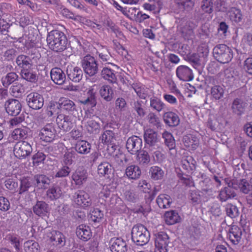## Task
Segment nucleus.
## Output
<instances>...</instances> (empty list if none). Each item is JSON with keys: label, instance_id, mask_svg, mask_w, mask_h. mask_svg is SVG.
Returning a JSON list of instances; mask_svg holds the SVG:
<instances>
[{"label": "nucleus", "instance_id": "nucleus-1", "mask_svg": "<svg viewBox=\"0 0 252 252\" xmlns=\"http://www.w3.org/2000/svg\"><path fill=\"white\" fill-rule=\"evenodd\" d=\"M49 48L56 52H61L67 48V40L64 33L59 30H53L49 32L47 37Z\"/></svg>", "mask_w": 252, "mask_h": 252}, {"label": "nucleus", "instance_id": "nucleus-2", "mask_svg": "<svg viewBox=\"0 0 252 252\" xmlns=\"http://www.w3.org/2000/svg\"><path fill=\"white\" fill-rule=\"evenodd\" d=\"M132 241L138 246H143L149 241L150 235L146 227L141 224L135 225L131 230Z\"/></svg>", "mask_w": 252, "mask_h": 252}, {"label": "nucleus", "instance_id": "nucleus-3", "mask_svg": "<svg viewBox=\"0 0 252 252\" xmlns=\"http://www.w3.org/2000/svg\"><path fill=\"white\" fill-rule=\"evenodd\" d=\"M214 58L221 63H226L230 62L233 54L231 49L225 44H219L213 49Z\"/></svg>", "mask_w": 252, "mask_h": 252}, {"label": "nucleus", "instance_id": "nucleus-4", "mask_svg": "<svg viewBox=\"0 0 252 252\" xmlns=\"http://www.w3.org/2000/svg\"><path fill=\"white\" fill-rule=\"evenodd\" d=\"M72 201L79 208L87 209L92 205V200L89 193L84 190L76 191L72 196Z\"/></svg>", "mask_w": 252, "mask_h": 252}, {"label": "nucleus", "instance_id": "nucleus-5", "mask_svg": "<svg viewBox=\"0 0 252 252\" xmlns=\"http://www.w3.org/2000/svg\"><path fill=\"white\" fill-rule=\"evenodd\" d=\"M40 140L46 143L53 142L57 137V131L52 123L47 124L42 127L38 134Z\"/></svg>", "mask_w": 252, "mask_h": 252}, {"label": "nucleus", "instance_id": "nucleus-6", "mask_svg": "<svg viewBox=\"0 0 252 252\" xmlns=\"http://www.w3.org/2000/svg\"><path fill=\"white\" fill-rule=\"evenodd\" d=\"M32 151V145L25 141L17 142L14 148V154L19 159L25 158L31 155Z\"/></svg>", "mask_w": 252, "mask_h": 252}, {"label": "nucleus", "instance_id": "nucleus-7", "mask_svg": "<svg viewBox=\"0 0 252 252\" xmlns=\"http://www.w3.org/2000/svg\"><path fill=\"white\" fill-rule=\"evenodd\" d=\"M169 237L164 232H159L155 234V252H168Z\"/></svg>", "mask_w": 252, "mask_h": 252}, {"label": "nucleus", "instance_id": "nucleus-8", "mask_svg": "<svg viewBox=\"0 0 252 252\" xmlns=\"http://www.w3.org/2000/svg\"><path fill=\"white\" fill-rule=\"evenodd\" d=\"M82 66L84 72L92 76L98 71V65L94 58L90 55H86L82 61Z\"/></svg>", "mask_w": 252, "mask_h": 252}, {"label": "nucleus", "instance_id": "nucleus-9", "mask_svg": "<svg viewBox=\"0 0 252 252\" xmlns=\"http://www.w3.org/2000/svg\"><path fill=\"white\" fill-rule=\"evenodd\" d=\"M27 101L29 106L34 110L41 108L44 104V99L40 94L32 92L27 95Z\"/></svg>", "mask_w": 252, "mask_h": 252}, {"label": "nucleus", "instance_id": "nucleus-10", "mask_svg": "<svg viewBox=\"0 0 252 252\" xmlns=\"http://www.w3.org/2000/svg\"><path fill=\"white\" fill-rule=\"evenodd\" d=\"M36 59H39L38 56L32 59L30 56L20 55L17 57L16 63L18 66L22 69L21 70L31 69L33 66L35 65Z\"/></svg>", "mask_w": 252, "mask_h": 252}, {"label": "nucleus", "instance_id": "nucleus-11", "mask_svg": "<svg viewBox=\"0 0 252 252\" xmlns=\"http://www.w3.org/2000/svg\"><path fill=\"white\" fill-rule=\"evenodd\" d=\"M142 140L137 136L129 137L126 141V148L128 152L131 154H136L142 148Z\"/></svg>", "mask_w": 252, "mask_h": 252}, {"label": "nucleus", "instance_id": "nucleus-12", "mask_svg": "<svg viewBox=\"0 0 252 252\" xmlns=\"http://www.w3.org/2000/svg\"><path fill=\"white\" fill-rule=\"evenodd\" d=\"M56 122L59 128L63 131H69L73 126L72 117L63 114L58 115Z\"/></svg>", "mask_w": 252, "mask_h": 252}, {"label": "nucleus", "instance_id": "nucleus-13", "mask_svg": "<svg viewBox=\"0 0 252 252\" xmlns=\"http://www.w3.org/2000/svg\"><path fill=\"white\" fill-rule=\"evenodd\" d=\"M5 108L9 115L17 116L21 111L22 105L19 100L10 99L5 102Z\"/></svg>", "mask_w": 252, "mask_h": 252}, {"label": "nucleus", "instance_id": "nucleus-14", "mask_svg": "<svg viewBox=\"0 0 252 252\" xmlns=\"http://www.w3.org/2000/svg\"><path fill=\"white\" fill-rule=\"evenodd\" d=\"M177 77L183 81H190L193 79L192 70L186 65H181L176 70Z\"/></svg>", "mask_w": 252, "mask_h": 252}, {"label": "nucleus", "instance_id": "nucleus-15", "mask_svg": "<svg viewBox=\"0 0 252 252\" xmlns=\"http://www.w3.org/2000/svg\"><path fill=\"white\" fill-rule=\"evenodd\" d=\"M47 237L53 245L59 248L63 247L65 244V239L63 234L58 231H51L47 233Z\"/></svg>", "mask_w": 252, "mask_h": 252}, {"label": "nucleus", "instance_id": "nucleus-16", "mask_svg": "<svg viewBox=\"0 0 252 252\" xmlns=\"http://www.w3.org/2000/svg\"><path fill=\"white\" fill-rule=\"evenodd\" d=\"M88 175L86 171L77 169L71 175V183L80 187L86 181Z\"/></svg>", "mask_w": 252, "mask_h": 252}, {"label": "nucleus", "instance_id": "nucleus-17", "mask_svg": "<svg viewBox=\"0 0 252 252\" xmlns=\"http://www.w3.org/2000/svg\"><path fill=\"white\" fill-rule=\"evenodd\" d=\"M110 243V249L112 252H126L127 251L126 243L121 238H112Z\"/></svg>", "mask_w": 252, "mask_h": 252}, {"label": "nucleus", "instance_id": "nucleus-18", "mask_svg": "<svg viewBox=\"0 0 252 252\" xmlns=\"http://www.w3.org/2000/svg\"><path fill=\"white\" fill-rule=\"evenodd\" d=\"M33 211L39 217H46L49 214V206L44 201H38L33 207Z\"/></svg>", "mask_w": 252, "mask_h": 252}, {"label": "nucleus", "instance_id": "nucleus-19", "mask_svg": "<svg viewBox=\"0 0 252 252\" xmlns=\"http://www.w3.org/2000/svg\"><path fill=\"white\" fill-rule=\"evenodd\" d=\"M66 73L69 79L74 82H79L83 77L82 69L77 66H68Z\"/></svg>", "mask_w": 252, "mask_h": 252}, {"label": "nucleus", "instance_id": "nucleus-20", "mask_svg": "<svg viewBox=\"0 0 252 252\" xmlns=\"http://www.w3.org/2000/svg\"><path fill=\"white\" fill-rule=\"evenodd\" d=\"M76 234L80 239L87 241L92 237V232L90 227L85 224H80L76 228Z\"/></svg>", "mask_w": 252, "mask_h": 252}, {"label": "nucleus", "instance_id": "nucleus-21", "mask_svg": "<svg viewBox=\"0 0 252 252\" xmlns=\"http://www.w3.org/2000/svg\"><path fill=\"white\" fill-rule=\"evenodd\" d=\"M195 161L190 156H184L181 160V166L187 173H191L195 168Z\"/></svg>", "mask_w": 252, "mask_h": 252}, {"label": "nucleus", "instance_id": "nucleus-22", "mask_svg": "<svg viewBox=\"0 0 252 252\" xmlns=\"http://www.w3.org/2000/svg\"><path fill=\"white\" fill-rule=\"evenodd\" d=\"M51 78L52 81L58 85H62L65 80V75L60 68L55 67L50 71Z\"/></svg>", "mask_w": 252, "mask_h": 252}, {"label": "nucleus", "instance_id": "nucleus-23", "mask_svg": "<svg viewBox=\"0 0 252 252\" xmlns=\"http://www.w3.org/2000/svg\"><path fill=\"white\" fill-rule=\"evenodd\" d=\"M183 142L184 146L189 150L196 149L199 144L198 138L192 134H188L184 136Z\"/></svg>", "mask_w": 252, "mask_h": 252}, {"label": "nucleus", "instance_id": "nucleus-24", "mask_svg": "<svg viewBox=\"0 0 252 252\" xmlns=\"http://www.w3.org/2000/svg\"><path fill=\"white\" fill-rule=\"evenodd\" d=\"M141 174V171L138 165L131 164L126 169V175L129 179L136 180L139 178Z\"/></svg>", "mask_w": 252, "mask_h": 252}, {"label": "nucleus", "instance_id": "nucleus-25", "mask_svg": "<svg viewBox=\"0 0 252 252\" xmlns=\"http://www.w3.org/2000/svg\"><path fill=\"white\" fill-rule=\"evenodd\" d=\"M112 171V166L107 162H101L97 167V173L100 177L109 178Z\"/></svg>", "mask_w": 252, "mask_h": 252}, {"label": "nucleus", "instance_id": "nucleus-26", "mask_svg": "<svg viewBox=\"0 0 252 252\" xmlns=\"http://www.w3.org/2000/svg\"><path fill=\"white\" fill-rule=\"evenodd\" d=\"M165 123L170 126H175L179 125L180 119L177 114L173 112L165 113L163 116Z\"/></svg>", "mask_w": 252, "mask_h": 252}, {"label": "nucleus", "instance_id": "nucleus-27", "mask_svg": "<svg viewBox=\"0 0 252 252\" xmlns=\"http://www.w3.org/2000/svg\"><path fill=\"white\" fill-rule=\"evenodd\" d=\"M156 202L159 208L167 209L170 207L172 200L169 195L161 194L158 196Z\"/></svg>", "mask_w": 252, "mask_h": 252}, {"label": "nucleus", "instance_id": "nucleus-28", "mask_svg": "<svg viewBox=\"0 0 252 252\" xmlns=\"http://www.w3.org/2000/svg\"><path fill=\"white\" fill-rule=\"evenodd\" d=\"M189 22H183L177 26L178 32L181 33L184 37H188L193 32V27Z\"/></svg>", "mask_w": 252, "mask_h": 252}, {"label": "nucleus", "instance_id": "nucleus-29", "mask_svg": "<svg viewBox=\"0 0 252 252\" xmlns=\"http://www.w3.org/2000/svg\"><path fill=\"white\" fill-rule=\"evenodd\" d=\"M102 77L111 83L117 82V78L115 71L108 67H104L101 71Z\"/></svg>", "mask_w": 252, "mask_h": 252}, {"label": "nucleus", "instance_id": "nucleus-30", "mask_svg": "<svg viewBox=\"0 0 252 252\" xmlns=\"http://www.w3.org/2000/svg\"><path fill=\"white\" fill-rule=\"evenodd\" d=\"M166 223L168 225H172L180 221V217L175 211L166 212L164 214Z\"/></svg>", "mask_w": 252, "mask_h": 252}, {"label": "nucleus", "instance_id": "nucleus-31", "mask_svg": "<svg viewBox=\"0 0 252 252\" xmlns=\"http://www.w3.org/2000/svg\"><path fill=\"white\" fill-rule=\"evenodd\" d=\"M75 151L80 154H87L90 152L91 144L86 141L81 140L77 142L75 145Z\"/></svg>", "mask_w": 252, "mask_h": 252}, {"label": "nucleus", "instance_id": "nucleus-32", "mask_svg": "<svg viewBox=\"0 0 252 252\" xmlns=\"http://www.w3.org/2000/svg\"><path fill=\"white\" fill-rule=\"evenodd\" d=\"M224 93V88L220 85H214L211 88L210 94L212 99L215 100L220 99L223 97Z\"/></svg>", "mask_w": 252, "mask_h": 252}, {"label": "nucleus", "instance_id": "nucleus-33", "mask_svg": "<svg viewBox=\"0 0 252 252\" xmlns=\"http://www.w3.org/2000/svg\"><path fill=\"white\" fill-rule=\"evenodd\" d=\"M88 96L87 98L80 100L82 104L89 105L91 107H95L96 104L95 97L94 89L93 87H91L87 92Z\"/></svg>", "mask_w": 252, "mask_h": 252}, {"label": "nucleus", "instance_id": "nucleus-34", "mask_svg": "<svg viewBox=\"0 0 252 252\" xmlns=\"http://www.w3.org/2000/svg\"><path fill=\"white\" fill-rule=\"evenodd\" d=\"M145 142L149 145H154L158 141V134L152 129H147L144 133Z\"/></svg>", "mask_w": 252, "mask_h": 252}, {"label": "nucleus", "instance_id": "nucleus-35", "mask_svg": "<svg viewBox=\"0 0 252 252\" xmlns=\"http://www.w3.org/2000/svg\"><path fill=\"white\" fill-rule=\"evenodd\" d=\"M115 139L114 132L110 130H106L101 134L99 139L103 144L108 145L113 143Z\"/></svg>", "mask_w": 252, "mask_h": 252}, {"label": "nucleus", "instance_id": "nucleus-36", "mask_svg": "<svg viewBox=\"0 0 252 252\" xmlns=\"http://www.w3.org/2000/svg\"><path fill=\"white\" fill-rule=\"evenodd\" d=\"M149 173L151 178L154 180L162 179L164 175V171L158 166L151 167Z\"/></svg>", "mask_w": 252, "mask_h": 252}, {"label": "nucleus", "instance_id": "nucleus-37", "mask_svg": "<svg viewBox=\"0 0 252 252\" xmlns=\"http://www.w3.org/2000/svg\"><path fill=\"white\" fill-rule=\"evenodd\" d=\"M29 129L26 127H22L15 129L12 133L13 139L18 140L26 138L27 137Z\"/></svg>", "mask_w": 252, "mask_h": 252}, {"label": "nucleus", "instance_id": "nucleus-38", "mask_svg": "<svg viewBox=\"0 0 252 252\" xmlns=\"http://www.w3.org/2000/svg\"><path fill=\"white\" fill-rule=\"evenodd\" d=\"M97 54L101 62L109 63V61L111 58V55L107 47L103 46H99Z\"/></svg>", "mask_w": 252, "mask_h": 252}, {"label": "nucleus", "instance_id": "nucleus-39", "mask_svg": "<svg viewBox=\"0 0 252 252\" xmlns=\"http://www.w3.org/2000/svg\"><path fill=\"white\" fill-rule=\"evenodd\" d=\"M62 194L61 189L58 186H54L50 188L46 193L47 197L52 200L59 198Z\"/></svg>", "mask_w": 252, "mask_h": 252}, {"label": "nucleus", "instance_id": "nucleus-40", "mask_svg": "<svg viewBox=\"0 0 252 252\" xmlns=\"http://www.w3.org/2000/svg\"><path fill=\"white\" fill-rule=\"evenodd\" d=\"M24 248L26 252H39L40 250L38 243L34 240L25 242Z\"/></svg>", "mask_w": 252, "mask_h": 252}, {"label": "nucleus", "instance_id": "nucleus-41", "mask_svg": "<svg viewBox=\"0 0 252 252\" xmlns=\"http://www.w3.org/2000/svg\"><path fill=\"white\" fill-rule=\"evenodd\" d=\"M104 214L102 211L98 209H94L90 213V220L95 223H99L103 219Z\"/></svg>", "mask_w": 252, "mask_h": 252}, {"label": "nucleus", "instance_id": "nucleus-42", "mask_svg": "<svg viewBox=\"0 0 252 252\" xmlns=\"http://www.w3.org/2000/svg\"><path fill=\"white\" fill-rule=\"evenodd\" d=\"M100 94L101 97L107 101H110L113 98V91L109 85L103 86L100 90Z\"/></svg>", "mask_w": 252, "mask_h": 252}, {"label": "nucleus", "instance_id": "nucleus-43", "mask_svg": "<svg viewBox=\"0 0 252 252\" xmlns=\"http://www.w3.org/2000/svg\"><path fill=\"white\" fill-rule=\"evenodd\" d=\"M18 78V75L14 72L8 73L1 78V81L4 87H8Z\"/></svg>", "mask_w": 252, "mask_h": 252}, {"label": "nucleus", "instance_id": "nucleus-44", "mask_svg": "<svg viewBox=\"0 0 252 252\" xmlns=\"http://www.w3.org/2000/svg\"><path fill=\"white\" fill-rule=\"evenodd\" d=\"M162 137L164 140L165 145L170 150L173 149L175 147V141L171 133L164 131L162 134Z\"/></svg>", "mask_w": 252, "mask_h": 252}, {"label": "nucleus", "instance_id": "nucleus-45", "mask_svg": "<svg viewBox=\"0 0 252 252\" xmlns=\"http://www.w3.org/2000/svg\"><path fill=\"white\" fill-rule=\"evenodd\" d=\"M150 157L148 152L145 151H141L137 156V160L141 165H147L150 162Z\"/></svg>", "mask_w": 252, "mask_h": 252}, {"label": "nucleus", "instance_id": "nucleus-46", "mask_svg": "<svg viewBox=\"0 0 252 252\" xmlns=\"http://www.w3.org/2000/svg\"><path fill=\"white\" fill-rule=\"evenodd\" d=\"M132 88L137 95L142 99H145L147 95V91L145 87L141 84L133 83Z\"/></svg>", "mask_w": 252, "mask_h": 252}, {"label": "nucleus", "instance_id": "nucleus-47", "mask_svg": "<svg viewBox=\"0 0 252 252\" xmlns=\"http://www.w3.org/2000/svg\"><path fill=\"white\" fill-rule=\"evenodd\" d=\"M150 106L158 112L161 111L164 107V104L161 100L156 96L150 98Z\"/></svg>", "mask_w": 252, "mask_h": 252}, {"label": "nucleus", "instance_id": "nucleus-48", "mask_svg": "<svg viewBox=\"0 0 252 252\" xmlns=\"http://www.w3.org/2000/svg\"><path fill=\"white\" fill-rule=\"evenodd\" d=\"M6 239L13 245L17 252H19L21 249L20 237L13 234H9L6 237Z\"/></svg>", "mask_w": 252, "mask_h": 252}, {"label": "nucleus", "instance_id": "nucleus-49", "mask_svg": "<svg viewBox=\"0 0 252 252\" xmlns=\"http://www.w3.org/2000/svg\"><path fill=\"white\" fill-rule=\"evenodd\" d=\"M32 179L30 177H24L21 180L19 193L22 194L28 190L32 186Z\"/></svg>", "mask_w": 252, "mask_h": 252}, {"label": "nucleus", "instance_id": "nucleus-50", "mask_svg": "<svg viewBox=\"0 0 252 252\" xmlns=\"http://www.w3.org/2000/svg\"><path fill=\"white\" fill-rule=\"evenodd\" d=\"M86 127L88 131L92 133L98 132L100 128L99 124L93 120L87 122Z\"/></svg>", "mask_w": 252, "mask_h": 252}, {"label": "nucleus", "instance_id": "nucleus-51", "mask_svg": "<svg viewBox=\"0 0 252 252\" xmlns=\"http://www.w3.org/2000/svg\"><path fill=\"white\" fill-rule=\"evenodd\" d=\"M30 69L21 70V74L22 78L31 82H34L36 80V75L35 73L29 70Z\"/></svg>", "mask_w": 252, "mask_h": 252}, {"label": "nucleus", "instance_id": "nucleus-52", "mask_svg": "<svg viewBox=\"0 0 252 252\" xmlns=\"http://www.w3.org/2000/svg\"><path fill=\"white\" fill-rule=\"evenodd\" d=\"M112 189H113L110 185H104L100 192L98 193L99 199L105 200L106 199L109 197Z\"/></svg>", "mask_w": 252, "mask_h": 252}, {"label": "nucleus", "instance_id": "nucleus-53", "mask_svg": "<svg viewBox=\"0 0 252 252\" xmlns=\"http://www.w3.org/2000/svg\"><path fill=\"white\" fill-rule=\"evenodd\" d=\"M46 158V155L42 152H38L32 157V163L34 166H38L43 163Z\"/></svg>", "mask_w": 252, "mask_h": 252}, {"label": "nucleus", "instance_id": "nucleus-54", "mask_svg": "<svg viewBox=\"0 0 252 252\" xmlns=\"http://www.w3.org/2000/svg\"><path fill=\"white\" fill-rule=\"evenodd\" d=\"M75 152L72 149H68L65 153L63 157V162L66 165H70L73 162V158H75Z\"/></svg>", "mask_w": 252, "mask_h": 252}, {"label": "nucleus", "instance_id": "nucleus-55", "mask_svg": "<svg viewBox=\"0 0 252 252\" xmlns=\"http://www.w3.org/2000/svg\"><path fill=\"white\" fill-rule=\"evenodd\" d=\"M60 107L63 110L71 111L75 109V104L72 100L64 98L61 100Z\"/></svg>", "mask_w": 252, "mask_h": 252}, {"label": "nucleus", "instance_id": "nucleus-56", "mask_svg": "<svg viewBox=\"0 0 252 252\" xmlns=\"http://www.w3.org/2000/svg\"><path fill=\"white\" fill-rule=\"evenodd\" d=\"M148 122L151 126L158 128L160 126V122L159 118L154 113H150L147 117Z\"/></svg>", "mask_w": 252, "mask_h": 252}, {"label": "nucleus", "instance_id": "nucleus-57", "mask_svg": "<svg viewBox=\"0 0 252 252\" xmlns=\"http://www.w3.org/2000/svg\"><path fill=\"white\" fill-rule=\"evenodd\" d=\"M239 188L243 193H250L252 196V185H250L245 179L241 181Z\"/></svg>", "mask_w": 252, "mask_h": 252}, {"label": "nucleus", "instance_id": "nucleus-58", "mask_svg": "<svg viewBox=\"0 0 252 252\" xmlns=\"http://www.w3.org/2000/svg\"><path fill=\"white\" fill-rule=\"evenodd\" d=\"M71 172V169L68 165H64L58 169L54 176L56 178H63L67 177Z\"/></svg>", "mask_w": 252, "mask_h": 252}, {"label": "nucleus", "instance_id": "nucleus-59", "mask_svg": "<svg viewBox=\"0 0 252 252\" xmlns=\"http://www.w3.org/2000/svg\"><path fill=\"white\" fill-rule=\"evenodd\" d=\"M177 4L186 10H190L194 5V0H176Z\"/></svg>", "mask_w": 252, "mask_h": 252}, {"label": "nucleus", "instance_id": "nucleus-60", "mask_svg": "<svg viewBox=\"0 0 252 252\" xmlns=\"http://www.w3.org/2000/svg\"><path fill=\"white\" fill-rule=\"evenodd\" d=\"M202 10L205 13L211 14L213 12V3L212 0H202L201 6Z\"/></svg>", "mask_w": 252, "mask_h": 252}, {"label": "nucleus", "instance_id": "nucleus-61", "mask_svg": "<svg viewBox=\"0 0 252 252\" xmlns=\"http://www.w3.org/2000/svg\"><path fill=\"white\" fill-rule=\"evenodd\" d=\"M133 107L139 116L143 117L145 115L143 101L137 100L135 101L133 104Z\"/></svg>", "mask_w": 252, "mask_h": 252}, {"label": "nucleus", "instance_id": "nucleus-62", "mask_svg": "<svg viewBox=\"0 0 252 252\" xmlns=\"http://www.w3.org/2000/svg\"><path fill=\"white\" fill-rule=\"evenodd\" d=\"M24 92V87L21 83H15L11 87V93L16 97L21 95Z\"/></svg>", "mask_w": 252, "mask_h": 252}, {"label": "nucleus", "instance_id": "nucleus-63", "mask_svg": "<svg viewBox=\"0 0 252 252\" xmlns=\"http://www.w3.org/2000/svg\"><path fill=\"white\" fill-rule=\"evenodd\" d=\"M10 207L9 200L3 196H0V210L2 212L8 211Z\"/></svg>", "mask_w": 252, "mask_h": 252}, {"label": "nucleus", "instance_id": "nucleus-64", "mask_svg": "<svg viewBox=\"0 0 252 252\" xmlns=\"http://www.w3.org/2000/svg\"><path fill=\"white\" fill-rule=\"evenodd\" d=\"M139 189L145 193L149 192L151 189V185L145 180H140L138 183Z\"/></svg>", "mask_w": 252, "mask_h": 252}]
</instances>
